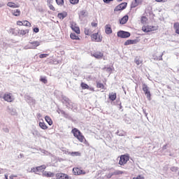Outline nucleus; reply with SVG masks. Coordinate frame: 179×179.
Here are the masks:
<instances>
[{"instance_id":"obj_26","label":"nucleus","mask_w":179,"mask_h":179,"mask_svg":"<svg viewBox=\"0 0 179 179\" xmlns=\"http://www.w3.org/2000/svg\"><path fill=\"white\" fill-rule=\"evenodd\" d=\"M173 29L176 34H179V22H175L173 24Z\"/></svg>"},{"instance_id":"obj_30","label":"nucleus","mask_w":179,"mask_h":179,"mask_svg":"<svg viewBox=\"0 0 179 179\" xmlns=\"http://www.w3.org/2000/svg\"><path fill=\"white\" fill-rule=\"evenodd\" d=\"M120 174H122V171H115V172L112 173L110 175L109 178H111V177H113V176H120Z\"/></svg>"},{"instance_id":"obj_15","label":"nucleus","mask_w":179,"mask_h":179,"mask_svg":"<svg viewBox=\"0 0 179 179\" xmlns=\"http://www.w3.org/2000/svg\"><path fill=\"white\" fill-rule=\"evenodd\" d=\"M71 29L73 30V31H75V33H76V34H80V29L79 28V27L76 26V24H71Z\"/></svg>"},{"instance_id":"obj_21","label":"nucleus","mask_w":179,"mask_h":179,"mask_svg":"<svg viewBox=\"0 0 179 179\" xmlns=\"http://www.w3.org/2000/svg\"><path fill=\"white\" fill-rule=\"evenodd\" d=\"M136 43H138L136 40L129 39L124 42V45H131L132 44H136Z\"/></svg>"},{"instance_id":"obj_39","label":"nucleus","mask_w":179,"mask_h":179,"mask_svg":"<svg viewBox=\"0 0 179 179\" xmlns=\"http://www.w3.org/2000/svg\"><path fill=\"white\" fill-rule=\"evenodd\" d=\"M48 55H49L48 54H41L39 55V58H41V59L47 58L48 57Z\"/></svg>"},{"instance_id":"obj_42","label":"nucleus","mask_w":179,"mask_h":179,"mask_svg":"<svg viewBox=\"0 0 179 179\" xmlns=\"http://www.w3.org/2000/svg\"><path fill=\"white\" fill-rule=\"evenodd\" d=\"M132 179H145V177H143L142 175H139L137 177H134Z\"/></svg>"},{"instance_id":"obj_18","label":"nucleus","mask_w":179,"mask_h":179,"mask_svg":"<svg viewBox=\"0 0 179 179\" xmlns=\"http://www.w3.org/2000/svg\"><path fill=\"white\" fill-rule=\"evenodd\" d=\"M105 33L106 34H111V33H113V29H111V26L110 24L106 25Z\"/></svg>"},{"instance_id":"obj_24","label":"nucleus","mask_w":179,"mask_h":179,"mask_svg":"<svg viewBox=\"0 0 179 179\" xmlns=\"http://www.w3.org/2000/svg\"><path fill=\"white\" fill-rule=\"evenodd\" d=\"M66 16H68V13L66 12L60 13L57 15V17L62 20L64 19V17H66Z\"/></svg>"},{"instance_id":"obj_28","label":"nucleus","mask_w":179,"mask_h":179,"mask_svg":"<svg viewBox=\"0 0 179 179\" xmlns=\"http://www.w3.org/2000/svg\"><path fill=\"white\" fill-rule=\"evenodd\" d=\"M96 87L97 89H102L103 90H106V87H104V84L100 82H96Z\"/></svg>"},{"instance_id":"obj_54","label":"nucleus","mask_w":179,"mask_h":179,"mask_svg":"<svg viewBox=\"0 0 179 179\" xmlns=\"http://www.w3.org/2000/svg\"><path fill=\"white\" fill-rule=\"evenodd\" d=\"M30 1H34V0H30Z\"/></svg>"},{"instance_id":"obj_34","label":"nucleus","mask_w":179,"mask_h":179,"mask_svg":"<svg viewBox=\"0 0 179 179\" xmlns=\"http://www.w3.org/2000/svg\"><path fill=\"white\" fill-rule=\"evenodd\" d=\"M80 86L82 89H83V90H85V89H90V87L88 86V85L85 83H81Z\"/></svg>"},{"instance_id":"obj_17","label":"nucleus","mask_w":179,"mask_h":179,"mask_svg":"<svg viewBox=\"0 0 179 179\" xmlns=\"http://www.w3.org/2000/svg\"><path fill=\"white\" fill-rule=\"evenodd\" d=\"M11 13L13 16H15V17H19L20 16V15H22V12L20 11V9L13 10L11 11Z\"/></svg>"},{"instance_id":"obj_22","label":"nucleus","mask_w":179,"mask_h":179,"mask_svg":"<svg viewBox=\"0 0 179 179\" xmlns=\"http://www.w3.org/2000/svg\"><path fill=\"white\" fill-rule=\"evenodd\" d=\"M117 99V93L111 92L109 94V99L111 101H114Z\"/></svg>"},{"instance_id":"obj_36","label":"nucleus","mask_w":179,"mask_h":179,"mask_svg":"<svg viewBox=\"0 0 179 179\" xmlns=\"http://www.w3.org/2000/svg\"><path fill=\"white\" fill-rule=\"evenodd\" d=\"M56 3L59 5V6H63L64 0H56Z\"/></svg>"},{"instance_id":"obj_49","label":"nucleus","mask_w":179,"mask_h":179,"mask_svg":"<svg viewBox=\"0 0 179 179\" xmlns=\"http://www.w3.org/2000/svg\"><path fill=\"white\" fill-rule=\"evenodd\" d=\"M14 177H17V176H16V175H11V176L9 177V178H10V179H13Z\"/></svg>"},{"instance_id":"obj_48","label":"nucleus","mask_w":179,"mask_h":179,"mask_svg":"<svg viewBox=\"0 0 179 179\" xmlns=\"http://www.w3.org/2000/svg\"><path fill=\"white\" fill-rule=\"evenodd\" d=\"M156 2H167V0H155Z\"/></svg>"},{"instance_id":"obj_45","label":"nucleus","mask_w":179,"mask_h":179,"mask_svg":"<svg viewBox=\"0 0 179 179\" xmlns=\"http://www.w3.org/2000/svg\"><path fill=\"white\" fill-rule=\"evenodd\" d=\"M114 0H103V2L105 3H110V2H113Z\"/></svg>"},{"instance_id":"obj_6","label":"nucleus","mask_w":179,"mask_h":179,"mask_svg":"<svg viewBox=\"0 0 179 179\" xmlns=\"http://www.w3.org/2000/svg\"><path fill=\"white\" fill-rule=\"evenodd\" d=\"M129 160V155H121L120 161H119V164L120 166H125V164H127V163H128Z\"/></svg>"},{"instance_id":"obj_52","label":"nucleus","mask_w":179,"mask_h":179,"mask_svg":"<svg viewBox=\"0 0 179 179\" xmlns=\"http://www.w3.org/2000/svg\"><path fill=\"white\" fill-rule=\"evenodd\" d=\"M5 178H6V179H8V175H5Z\"/></svg>"},{"instance_id":"obj_33","label":"nucleus","mask_w":179,"mask_h":179,"mask_svg":"<svg viewBox=\"0 0 179 179\" xmlns=\"http://www.w3.org/2000/svg\"><path fill=\"white\" fill-rule=\"evenodd\" d=\"M147 22L148 18L146 17V16H142L141 17V23H142V24H145Z\"/></svg>"},{"instance_id":"obj_47","label":"nucleus","mask_w":179,"mask_h":179,"mask_svg":"<svg viewBox=\"0 0 179 179\" xmlns=\"http://www.w3.org/2000/svg\"><path fill=\"white\" fill-rule=\"evenodd\" d=\"M52 1L53 0H47V4L48 5H51V3H52Z\"/></svg>"},{"instance_id":"obj_29","label":"nucleus","mask_w":179,"mask_h":179,"mask_svg":"<svg viewBox=\"0 0 179 179\" xmlns=\"http://www.w3.org/2000/svg\"><path fill=\"white\" fill-rule=\"evenodd\" d=\"M45 177H54V173L50 171H45L43 173Z\"/></svg>"},{"instance_id":"obj_53","label":"nucleus","mask_w":179,"mask_h":179,"mask_svg":"<svg viewBox=\"0 0 179 179\" xmlns=\"http://www.w3.org/2000/svg\"><path fill=\"white\" fill-rule=\"evenodd\" d=\"M118 1V2H121V1H122V0H117Z\"/></svg>"},{"instance_id":"obj_55","label":"nucleus","mask_w":179,"mask_h":179,"mask_svg":"<svg viewBox=\"0 0 179 179\" xmlns=\"http://www.w3.org/2000/svg\"><path fill=\"white\" fill-rule=\"evenodd\" d=\"M8 1H10V0H8Z\"/></svg>"},{"instance_id":"obj_31","label":"nucleus","mask_w":179,"mask_h":179,"mask_svg":"<svg viewBox=\"0 0 179 179\" xmlns=\"http://www.w3.org/2000/svg\"><path fill=\"white\" fill-rule=\"evenodd\" d=\"M45 120L46 122H48V124L49 125H52V120L51 119V117H50V116H45Z\"/></svg>"},{"instance_id":"obj_14","label":"nucleus","mask_w":179,"mask_h":179,"mask_svg":"<svg viewBox=\"0 0 179 179\" xmlns=\"http://www.w3.org/2000/svg\"><path fill=\"white\" fill-rule=\"evenodd\" d=\"M7 6H8V8H13V9H15L16 8H20V4L15 3L12 1H9L8 3H7Z\"/></svg>"},{"instance_id":"obj_43","label":"nucleus","mask_w":179,"mask_h":179,"mask_svg":"<svg viewBox=\"0 0 179 179\" xmlns=\"http://www.w3.org/2000/svg\"><path fill=\"white\" fill-rule=\"evenodd\" d=\"M135 64H136V65H141V64H142V62L141 60H139L138 59H136Z\"/></svg>"},{"instance_id":"obj_27","label":"nucleus","mask_w":179,"mask_h":179,"mask_svg":"<svg viewBox=\"0 0 179 179\" xmlns=\"http://www.w3.org/2000/svg\"><path fill=\"white\" fill-rule=\"evenodd\" d=\"M70 38H71V40H80V38H79V36H77V34L75 33H71L70 34Z\"/></svg>"},{"instance_id":"obj_4","label":"nucleus","mask_w":179,"mask_h":179,"mask_svg":"<svg viewBox=\"0 0 179 179\" xmlns=\"http://www.w3.org/2000/svg\"><path fill=\"white\" fill-rule=\"evenodd\" d=\"M3 99L5 101H7L8 103H12L15 100L13 94H12V93L10 92H7L4 94Z\"/></svg>"},{"instance_id":"obj_51","label":"nucleus","mask_w":179,"mask_h":179,"mask_svg":"<svg viewBox=\"0 0 179 179\" xmlns=\"http://www.w3.org/2000/svg\"><path fill=\"white\" fill-rule=\"evenodd\" d=\"M90 90H92V92H94V88H89Z\"/></svg>"},{"instance_id":"obj_35","label":"nucleus","mask_w":179,"mask_h":179,"mask_svg":"<svg viewBox=\"0 0 179 179\" xmlns=\"http://www.w3.org/2000/svg\"><path fill=\"white\" fill-rule=\"evenodd\" d=\"M40 81L42 82V83H44L45 85L48 83V80H47V78L45 77H41Z\"/></svg>"},{"instance_id":"obj_3","label":"nucleus","mask_w":179,"mask_h":179,"mask_svg":"<svg viewBox=\"0 0 179 179\" xmlns=\"http://www.w3.org/2000/svg\"><path fill=\"white\" fill-rule=\"evenodd\" d=\"M47 169L45 165H41L39 166L34 167L31 169V173H35V174H38V173H43L44 170Z\"/></svg>"},{"instance_id":"obj_41","label":"nucleus","mask_w":179,"mask_h":179,"mask_svg":"<svg viewBox=\"0 0 179 179\" xmlns=\"http://www.w3.org/2000/svg\"><path fill=\"white\" fill-rule=\"evenodd\" d=\"M48 6H49L50 10H53V12H55V7H54V6H52V4H48Z\"/></svg>"},{"instance_id":"obj_10","label":"nucleus","mask_w":179,"mask_h":179,"mask_svg":"<svg viewBox=\"0 0 179 179\" xmlns=\"http://www.w3.org/2000/svg\"><path fill=\"white\" fill-rule=\"evenodd\" d=\"M55 177L57 179H72L71 176L64 173H56Z\"/></svg>"},{"instance_id":"obj_38","label":"nucleus","mask_w":179,"mask_h":179,"mask_svg":"<svg viewBox=\"0 0 179 179\" xmlns=\"http://www.w3.org/2000/svg\"><path fill=\"white\" fill-rule=\"evenodd\" d=\"M70 3L72 5H77V3H79V0H70Z\"/></svg>"},{"instance_id":"obj_50","label":"nucleus","mask_w":179,"mask_h":179,"mask_svg":"<svg viewBox=\"0 0 179 179\" xmlns=\"http://www.w3.org/2000/svg\"><path fill=\"white\" fill-rule=\"evenodd\" d=\"M162 149L166 150L167 149V144L163 146Z\"/></svg>"},{"instance_id":"obj_37","label":"nucleus","mask_w":179,"mask_h":179,"mask_svg":"<svg viewBox=\"0 0 179 179\" xmlns=\"http://www.w3.org/2000/svg\"><path fill=\"white\" fill-rule=\"evenodd\" d=\"M91 26L92 27H97V26H99V23L97 21H94L91 23Z\"/></svg>"},{"instance_id":"obj_1","label":"nucleus","mask_w":179,"mask_h":179,"mask_svg":"<svg viewBox=\"0 0 179 179\" xmlns=\"http://www.w3.org/2000/svg\"><path fill=\"white\" fill-rule=\"evenodd\" d=\"M71 132L73 134V136L76 138L79 142L83 143L85 141H86L85 136H83L79 129L74 128L71 130Z\"/></svg>"},{"instance_id":"obj_25","label":"nucleus","mask_w":179,"mask_h":179,"mask_svg":"<svg viewBox=\"0 0 179 179\" xmlns=\"http://www.w3.org/2000/svg\"><path fill=\"white\" fill-rule=\"evenodd\" d=\"M128 19H129V17H128V15H124L120 20V24H125V23H127V22H128Z\"/></svg>"},{"instance_id":"obj_9","label":"nucleus","mask_w":179,"mask_h":179,"mask_svg":"<svg viewBox=\"0 0 179 179\" xmlns=\"http://www.w3.org/2000/svg\"><path fill=\"white\" fill-rule=\"evenodd\" d=\"M73 173L74 176H85L86 174V171L84 170H82L80 168H73Z\"/></svg>"},{"instance_id":"obj_12","label":"nucleus","mask_w":179,"mask_h":179,"mask_svg":"<svg viewBox=\"0 0 179 179\" xmlns=\"http://www.w3.org/2000/svg\"><path fill=\"white\" fill-rule=\"evenodd\" d=\"M17 26H25L26 27H31V23L27 20L17 21Z\"/></svg>"},{"instance_id":"obj_40","label":"nucleus","mask_w":179,"mask_h":179,"mask_svg":"<svg viewBox=\"0 0 179 179\" xmlns=\"http://www.w3.org/2000/svg\"><path fill=\"white\" fill-rule=\"evenodd\" d=\"M71 156H80V152H73L71 153Z\"/></svg>"},{"instance_id":"obj_20","label":"nucleus","mask_w":179,"mask_h":179,"mask_svg":"<svg viewBox=\"0 0 179 179\" xmlns=\"http://www.w3.org/2000/svg\"><path fill=\"white\" fill-rule=\"evenodd\" d=\"M29 29H19L18 34L20 36H26L29 33Z\"/></svg>"},{"instance_id":"obj_46","label":"nucleus","mask_w":179,"mask_h":179,"mask_svg":"<svg viewBox=\"0 0 179 179\" xmlns=\"http://www.w3.org/2000/svg\"><path fill=\"white\" fill-rule=\"evenodd\" d=\"M33 30H34V33H38V31H40V29H38V28H37V27L34 28Z\"/></svg>"},{"instance_id":"obj_44","label":"nucleus","mask_w":179,"mask_h":179,"mask_svg":"<svg viewBox=\"0 0 179 179\" xmlns=\"http://www.w3.org/2000/svg\"><path fill=\"white\" fill-rule=\"evenodd\" d=\"M80 16H85L86 15V11L85 10H82L80 12Z\"/></svg>"},{"instance_id":"obj_7","label":"nucleus","mask_w":179,"mask_h":179,"mask_svg":"<svg viewBox=\"0 0 179 179\" xmlns=\"http://www.w3.org/2000/svg\"><path fill=\"white\" fill-rule=\"evenodd\" d=\"M143 92H144V94H145L147 99L150 100V97L152 96L150 90H149V87H148V85L145 83L143 84Z\"/></svg>"},{"instance_id":"obj_23","label":"nucleus","mask_w":179,"mask_h":179,"mask_svg":"<svg viewBox=\"0 0 179 179\" xmlns=\"http://www.w3.org/2000/svg\"><path fill=\"white\" fill-rule=\"evenodd\" d=\"M92 33H93V31H92V29H90V28L84 29V34H85V36H90V37H92Z\"/></svg>"},{"instance_id":"obj_5","label":"nucleus","mask_w":179,"mask_h":179,"mask_svg":"<svg viewBox=\"0 0 179 179\" xmlns=\"http://www.w3.org/2000/svg\"><path fill=\"white\" fill-rule=\"evenodd\" d=\"M142 30L144 31V33H149L150 31H155V30H157V27L144 25L142 27Z\"/></svg>"},{"instance_id":"obj_11","label":"nucleus","mask_w":179,"mask_h":179,"mask_svg":"<svg viewBox=\"0 0 179 179\" xmlns=\"http://www.w3.org/2000/svg\"><path fill=\"white\" fill-rule=\"evenodd\" d=\"M127 5H128V3L126 2L119 4L115 8V12H119V10H124V9L127 8Z\"/></svg>"},{"instance_id":"obj_16","label":"nucleus","mask_w":179,"mask_h":179,"mask_svg":"<svg viewBox=\"0 0 179 179\" xmlns=\"http://www.w3.org/2000/svg\"><path fill=\"white\" fill-rule=\"evenodd\" d=\"M29 44L31 45V48L32 50H36L38 45H40V42L39 41H34V42H30Z\"/></svg>"},{"instance_id":"obj_19","label":"nucleus","mask_w":179,"mask_h":179,"mask_svg":"<svg viewBox=\"0 0 179 179\" xmlns=\"http://www.w3.org/2000/svg\"><path fill=\"white\" fill-rule=\"evenodd\" d=\"M140 3H142V0H134L131 5V8H136Z\"/></svg>"},{"instance_id":"obj_13","label":"nucleus","mask_w":179,"mask_h":179,"mask_svg":"<svg viewBox=\"0 0 179 179\" xmlns=\"http://www.w3.org/2000/svg\"><path fill=\"white\" fill-rule=\"evenodd\" d=\"M92 56L94 57L96 59H101V58L104 57V53H103V52L96 51L92 55Z\"/></svg>"},{"instance_id":"obj_2","label":"nucleus","mask_w":179,"mask_h":179,"mask_svg":"<svg viewBox=\"0 0 179 179\" xmlns=\"http://www.w3.org/2000/svg\"><path fill=\"white\" fill-rule=\"evenodd\" d=\"M91 40L96 43H101V41H103V36L99 32L94 33L91 35Z\"/></svg>"},{"instance_id":"obj_32","label":"nucleus","mask_w":179,"mask_h":179,"mask_svg":"<svg viewBox=\"0 0 179 179\" xmlns=\"http://www.w3.org/2000/svg\"><path fill=\"white\" fill-rule=\"evenodd\" d=\"M39 127L42 129H48V127H47L46 124L43 122H39Z\"/></svg>"},{"instance_id":"obj_8","label":"nucleus","mask_w":179,"mask_h":179,"mask_svg":"<svg viewBox=\"0 0 179 179\" xmlns=\"http://www.w3.org/2000/svg\"><path fill=\"white\" fill-rule=\"evenodd\" d=\"M117 37L120 38H128V37H131V33L124 31H119L117 32Z\"/></svg>"}]
</instances>
